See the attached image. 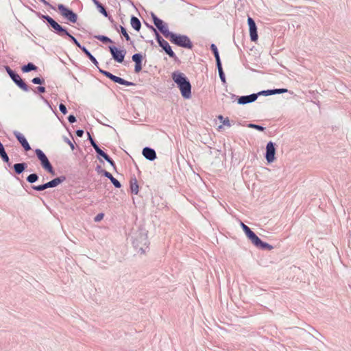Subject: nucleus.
I'll use <instances>...</instances> for the list:
<instances>
[{
	"label": "nucleus",
	"mask_w": 351,
	"mask_h": 351,
	"mask_svg": "<svg viewBox=\"0 0 351 351\" xmlns=\"http://www.w3.org/2000/svg\"><path fill=\"white\" fill-rule=\"evenodd\" d=\"M92 1L101 14H102L104 16H108V12H107L106 7L102 3H101L98 0Z\"/></svg>",
	"instance_id": "obj_23"
},
{
	"label": "nucleus",
	"mask_w": 351,
	"mask_h": 351,
	"mask_svg": "<svg viewBox=\"0 0 351 351\" xmlns=\"http://www.w3.org/2000/svg\"><path fill=\"white\" fill-rule=\"evenodd\" d=\"M143 156L149 161H154L156 158V151L149 147H145L142 151Z\"/></svg>",
	"instance_id": "obj_18"
},
{
	"label": "nucleus",
	"mask_w": 351,
	"mask_h": 351,
	"mask_svg": "<svg viewBox=\"0 0 351 351\" xmlns=\"http://www.w3.org/2000/svg\"><path fill=\"white\" fill-rule=\"evenodd\" d=\"M37 70H38V66H36L32 62H28L27 64L23 65L21 67V71L23 73H29L30 71H36Z\"/></svg>",
	"instance_id": "obj_24"
},
{
	"label": "nucleus",
	"mask_w": 351,
	"mask_h": 351,
	"mask_svg": "<svg viewBox=\"0 0 351 351\" xmlns=\"http://www.w3.org/2000/svg\"><path fill=\"white\" fill-rule=\"evenodd\" d=\"M238 96L235 95L234 94H231V99L234 100L237 99Z\"/></svg>",
	"instance_id": "obj_54"
},
{
	"label": "nucleus",
	"mask_w": 351,
	"mask_h": 351,
	"mask_svg": "<svg viewBox=\"0 0 351 351\" xmlns=\"http://www.w3.org/2000/svg\"><path fill=\"white\" fill-rule=\"evenodd\" d=\"M6 71L12 80L19 88L25 92H28L29 90V86L15 71L11 69L9 66H6Z\"/></svg>",
	"instance_id": "obj_10"
},
{
	"label": "nucleus",
	"mask_w": 351,
	"mask_h": 351,
	"mask_svg": "<svg viewBox=\"0 0 351 351\" xmlns=\"http://www.w3.org/2000/svg\"><path fill=\"white\" fill-rule=\"evenodd\" d=\"M255 95H257V98L258 96L263 95V96H269L274 95V89H268V90H261L257 93H255Z\"/></svg>",
	"instance_id": "obj_32"
},
{
	"label": "nucleus",
	"mask_w": 351,
	"mask_h": 351,
	"mask_svg": "<svg viewBox=\"0 0 351 351\" xmlns=\"http://www.w3.org/2000/svg\"><path fill=\"white\" fill-rule=\"evenodd\" d=\"M96 153L97 154V158L103 162V160L101 159V158H103L104 160H106L107 158H108L109 155L107 154L106 152H104L99 146L95 149Z\"/></svg>",
	"instance_id": "obj_28"
},
{
	"label": "nucleus",
	"mask_w": 351,
	"mask_h": 351,
	"mask_svg": "<svg viewBox=\"0 0 351 351\" xmlns=\"http://www.w3.org/2000/svg\"><path fill=\"white\" fill-rule=\"evenodd\" d=\"M112 25H113L114 28L119 32V26L118 27L116 23H113Z\"/></svg>",
	"instance_id": "obj_53"
},
{
	"label": "nucleus",
	"mask_w": 351,
	"mask_h": 351,
	"mask_svg": "<svg viewBox=\"0 0 351 351\" xmlns=\"http://www.w3.org/2000/svg\"><path fill=\"white\" fill-rule=\"evenodd\" d=\"M110 180L115 188L119 189L121 187V182L118 180H117L115 178L112 177V178H110Z\"/></svg>",
	"instance_id": "obj_40"
},
{
	"label": "nucleus",
	"mask_w": 351,
	"mask_h": 351,
	"mask_svg": "<svg viewBox=\"0 0 351 351\" xmlns=\"http://www.w3.org/2000/svg\"><path fill=\"white\" fill-rule=\"evenodd\" d=\"M105 160L106 162H108L112 167L114 170L117 171L116 164H115L114 161L110 156H108V158H107Z\"/></svg>",
	"instance_id": "obj_42"
},
{
	"label": "nucleus",
	"mask_w": 351,
	"mask_h": 351,
	"mask_svg": "<svg viewBox=\"0 0 351 351\" xmlns=\"http://www.w3.org/2000/svg\"><path fill=\"white\" fill-rule=\"evenodd\" d=\"M59 110L63 114H66L68 112L66 106L62 103L59 104Z\"/></svg>",
	"instance_id": "obj_41"
},
{
	"label": "nucleus",
	"mask_w": 351,
	"mask_h": 351,
	"mask_svg": "<svg viewBox=\"0 0 351 351\" xmlns=\"http://www.w3.org/2000/svg\"><path fill=\"white\" fill-rule=\"evenodd\" d=\"M67 119H68V121H69V122L70 123H75V122H76V121H77V119H76V117H75V115H73V114H70V115H69V117H68V118H67Z\"/></svg>",
	"instance_id": "obj_45"
},
{
	"label": "nucleus",
	"mask_w": 351,
	"mask_h": 351,
	"mask_svg": "<svg viewBox=\"0 0 351 351\" xmlns=\"http://www.w3.org/2000/svg\"><path fill=\"white\" fill-rule=\"evenodd\" d=\"M151 17L156 29L168 39L173 32L169 31L167 24L153 12L151 13Z\"/></svg>",
	"instance_id": "obj_8"
},
{
	"label": "nucleus",
	"mask_w": 351,
	"mask_h": 351,
	"mask_svg": "<svg viewBox=\"0 0 351 351\" xmlns=\"http://www.w3.org/2000/svg\"><path fill=\"white\" fill-rule=\"evenodd\" d=\"M241 227L245 232L247 238L251 241L252 244L257 248L262 250L270 251L274 249V247L269 243L263 241L247 225L242 221L240 222Z\"/></svg>",
	"instance_id": "obj_4"
},
{
	"label": "nucleus",
	"mask_w": 351,
	"mask_h": 351,
	"mask_svg": "<svg viewBox=\"0 0 351 351\" xmlns=\"http://www.w3.org/2000/svg\"><path fill=\"white\" fill-rule=\"evenodd\" d=\"M102 176L108 178L109 180H110V178H112L113 177V176L110 172L107 171L106 170L104 171Z\"/></svg>",
	"instance_id": "obj_48"
},
{
	"label": "nucleus",
	"mask_w": 351,
	"mask_h": 351,
	"mask_svg": "<svg viewBox=\"0 0 351 351\" xmlns=\"http://www.w3.org/2000/svg\"><path fill=\"white\" fill-rule=\"evenodd\" d=\"M87 135H88V140L89 141L91 146L94 148V149L95 148H97V147H99V145L97 143V142L95 141V140L91 136L90 134L88 132H87Z\"/></svg>",
	"instance_id": "obj_38"
},
{
	"label": "nucleus",
	"mask_w": 351,
	"mask_h": 351,
	"mask_svg": "<svg viewBox=\"0 0 351 351\" xmlns=\"http://www.w3.org/2000/svg\"><path fill=\"white\" fill-rule=\"evenodd\" d=\"M40 2H42L43 4L46 5H51L49 4V3L48 1H47L46 0H39Z\"/></svg>",
	"instance_id": "obj_52"
},
{
	"label": "nucleus",
	"mask_w": 351,
	"mask_h": 351,
	"mask_svg": "<svg viewBox=\"0 0 351 351\" xmlns=\"http://www.w3.org/2000/svg\"><path fill=\"white\" fill-rule=\"evenodd\" d=\"M67 38H69V39L71 40V42L74 44L76 47H77L79 49H82V47H84L83 45H82L79 42L78 40L73 36L71 35L69 32V34L66 35Z\"/></svg>",
	"instance_id": "obj_31"
},
{
	"label": "nucleus",
	"mask_w": 351,
	"mask_h": 351,
	"mask_svg": "<svg viewBox=\"0 0 351 351\" xmlns=\"http://www.w3.org/2000/svg\"><path fill=\"white\" fill-rule=\"evenodd\" d=\"M130 3H131L133 6H134V3H133L132 1H130Z\"/></svg>",
	"instance_id": "obj_57"
},
{
	"label": "nucleus",
	"mask_w": 351,
	"mask_h": 351,
	"mask_svg": "<svg viewBox=\"0 0 351 351\" xmlns=\"http://www.w3.org/2000/svg\"><path fill=\"white\" fill-rule=\"evenodd\" d=\"M276 145L272 141H269L266 145L265 158L268 164H271L276 160Z\"/></svg>",
	"instance_id": "obj_12"
},
{
	"label": "nucleus",
	"mask_w": 351,
	"mask_h": 351,
	"mask_svg": "<svg viewBox=\"0 0 351 351\" xmlns=\"http://www.w3.org/2000/svg\"><path fill=\"white\" fill-rule=\"evenodd\" d=\"M138 184L136 178H132L130 181V189L132 194H138Z\"/></svg>",
	"instance_id": "obj_22"
},
{
	"label": "nucleus",
	"mask_w": 351,
	"mask_h": 351,
	"mask_svg": "<svg viewBox=\"0 0 351 351\" xmlns=\"http://www.w3.org/2000/svg\"><path fill=\"white\" fill-rule=\"evenodd\" d=\"M134 247L142 254L149 247V242L147 239V232L144 228H139L131 237Z\"/></svg>",
	"instance_id": "obj_3"
},
{
	"label": "nucleus",
	"mask_w": 351,
	"mask_h": 351,
	"mask_svg": "<svg viewBox=\"0 0 351 351\" xmlns=\"http://www.w3.org/2000/svg\"><path fill=\"white\" fill-rule=\"evenodd\" d=\"M106 17L109 19V21L111 22L112 24L115 23L113 18L112 17V16L110 15L109 14H108V16H106Z\"/></svg>",
	"instance_id": "obj_51"
},
{
	"label": "nucleus",
	"mask_w": 351,
	"mask_h": 351,
	"mask_svg": "<svg viewBox=\"0 0 351 351\" xmlns=\"http://www.w3.org/2000/svg\"><path fill=\"white\" fill-rule=\"evenodd\" d=\"M247 25L249 27L250 37L251 41H252V42L257 41V40L258 38L257 26L255 23V21L250 16H248V17H247Z\"/></svg>",
	"instance_id": "obj_13"
},
{
	"label": "nucleus",
	"mask_w": 351,
	"mask_h": 351,
	"mask_svg": "<svg viewBox=\"0 0 351 351\" xmlns=\"http://www.w3.org/2000/svg\"><path fill=\"white\" fill-rule=\"evenodd\" d=\"M130 24L132 28L139 32L141 28V21L135 16L132 15L130 19Z\"/></svg>",
	"instance_id": "obj_21"
},
{
	"label": "nucleus",
	"mask_w": 351,
	"mask_h": 351,
	"mask_svg": "<svg viewBox=\"0 0 351 351\" xmlns=\"http://www.w3.org/2000/svg\"><path fill=\"white\" fill-rule=\"evenodd\" d=\"M108 49L112 59L115 62L122 63L124 61V58L127 53L125 49H121L114 45L108 46Z\"/></svg>",
	"instance_id": "obj_11"
},
{
	"label": "nucleus",
	"mask_w": 351,
	"mask_h": 351,
	"mask_svg": "<svg viewBox=\"0 0 351 351\" xmlns=\"http://www.w3.org/2000/svg\"><path fill=\"white\" fill-rule=\"evenodd\" d=\"M84 130H82V129H78V130H77L75 131V134H76V135H77V136H79V137H82V136H83V135H84Z\"/></svg>",
	"instance_id": "obj_49"
},
{
	"label": "nucleus",
	"mask_w": 351,
	"mask_h": 351,
	"mask_svg": "<svg viewBox=\"0 0 351 351\" xmlns=\"http://www.w3.org/2000/svg\"><path fill=\"white\" fill-rule=\"evenodd\" d=\"M39 97L46 105H47L51 109H52V107L49 101L46 98H45V97H43V95H40Z\"/></svg>",
	"instance_id": "obj_46"
},
{
	"label": "nucleus",
	"mask_w": 351,
	"mask_h": 351,
	"mask_svg": "<svg viewBox=\"0 0 351 351\" xmlns=\"http://www.w3.org/2000/svg\"><path fill=\"white\" fill-rule=\"evenodd\" d=\"M66 180V176H60L59 177H56L53 178V180L45 183V186L47 189L49 188H54L62 183L64 181Z\"/></svg>",
	"instance_id": "obj_19"
},
{
	"label": "nucleus",
	"mask_w": 351,
	"mask_h": 351,
	"mask_svg": "<svg viewBox=\"0 0 351 351\" xmlns=\"http://www.w3.org/2000/svg\"><path fill=\"white\" fill-rule=\"evenodd\" d=\"M150 43H151V44H152V45H153V44H154L153 40H151V41H150Z\"/></svg>",
	"instance_id": "obj_58"
},
{
	"label": "nucleus",
	"mask_w": 351,
	"mask_h": 351,
	"mask_svg": "<svg viewBox=\"0 0 351 351\" xmlns=\"http://www.w3.org/2000/svg\"><path fill=\"white\" fill-rule=\"evenodd\" d=\"M32 189L36 191H42L47 189L45 183L43 184L37 185V186L33 185V186H32Z\"/></svg>",
	"instance_id": "obj_39"
},
{
	"label": "nucleus",
	"mask_w": 351,
	"mask_h": 351,
	"mask_svg": "<svg viewBox=\"0 0 351 351\" xmlns=\"http://www.w3.org/2000/svg\"><path fill=\"white\" fill-rule=\"evenodd\" d=\"M94 38L97 39L98 40L101 41V43H104V44H107V43H113V40L108 38V36H104V35H95L94 36Z\"/></svg>",
	"instance_id": "obj_29"
},
{
	"label": "nucleus",
	"mask_w": 351,
	"mask_h": 351,
	"mask_svg": "<svg viewBox=\"0 0 351 351\" xmlns=\"http://www.w3.org/2000/svg\"><path fill=\"white\" fill-rule=\"evenodd\" d=\"M64 141L70 146L72 150L75 149L74 144L68 138L65 137Z\"/></svg>",
	"instance_id": "obj_47"
},
{
	"label": "nucleus",
	"mask_w": 351,
	"mask_h": 351,
	"mask_svg": "<svg viewBox=\"0 0 351 351\" xmlns=\"http://www.w3.org/2000/svg\"><path fill=\"white\" fill-rule=\"evenodd\" d=\"M38 179H39V176L36 173H31L26 178L27 182L30 184H33V183L37 182L38 180Z\"/></svg>",
	"instance_id": "obj_30"
},
{
	"label": "nucleus",
	"mask_w": 351,
	"mask_h": 351,
	"mask_svg": "<svg viewBox=\"0 0 351 351\" xmlns=\"http://www.w3.org/2000/svg\"><path fill=\"white\" fill-rule=\"evenodd\" d=\"M32 90L34 94H39L40 95H42L43 93H45L46 92V88L40 85L33 88Z\"/></svg>",
	"instance_id": "obj_35"
},
{
	"label": "nucleus",
	"mask_w": 351,
	"mask_h": 351,
	"mask_svg": "<svg viewBox=\"0 0 351 351\" xmlns=\"http://www.w3.org/2000/svg\"><path fill=\"white\" fill-rule=\"evenodd\" d=\"M132 60L134 62V72L138 73L141 71L143 68V57L141 53H136L132 55Z\"/></svg>",
	"instance_id": "obj_15"
},
{
	"label": "nucleus",
	"mask_w": 351,
	"mask_h": 351,
	"mask_svg": "<svg viewBox=\"0 0 351 351\" xmlns=\"http://www.w3.org/2000/svg\"><path fill=\"white\" fill-rule=\"evenodd\" d=\"M13 134L17 141L20 143L21 145L23 147L25 151L27 152L31 149L30 145L23 134L19 131L15 130L13 132Z\"/></svg>",
	"instance_id": "obj_14"
},
{
	"label": "nucleus",
	"mask_w": 351,
	"mask_h": 351,
	"mask_svg": "<svg viewBox=\"0 0 351 351\" xmlns=\"http://www.w3.org/2000/svg\"><path fill=\"white\" fill-rule=\"evenodd\" d=\"M32 82L34 84L43 85L45 84V79L41 77H36L32 80Z\"/></svg>",
	"instance_id": "obj_37"
},
{
	"label": "nucleus",
	"mask_w": 351,
	"mask_h": 351,
	"mask_svg": "<svg viewBox=\"0 0 351 351\" xmlns=\"http://www.w3.org/2000/svg\"><path fill=\"white\" fill-rule=\"evenodd\" d=\"M274 95L275 94H281L288 92L287 88H274Z\"/></svg>",
	"instance_id": "obj_44"
},
{
	"label": "nucleus",
	"mask_w": 351,
	"mask_h": 351,
	"mask_svg": "<svg viewBox=\"0 0 351 351\" xmlns=\"http://www.w3.org/2000/svg\"><path fill=\"white\" fill-rule=\"evenodd\" d=\"M36 14L40 19L46 21L48 27L58 36L64 38L69 34L68 29L62 26L50 16L42 14L40 12H36Z\"/></svg>",
	"instance_id": "obj_5"
},
{
	"label": "nucleus",
	"mask_w": 351,
	"mask_h": 351,
	"mask_svg": "<svg viewBox=\"0 0 351 351\" xmlns=\"http://www.w3.org/2000/svg\"><path fill=\"white\" fill-rule=\"evenodd\" d=\"M247 127L249 128L255 129L260 132H263L265 130V127H263L261 125L255 124V123H249V124H247Z\"/></svg>",
	"instance_id": "obj_36"
},
{
	"label": "nucleus",
	"mask_w": 351,
	"mask_h": 351,
	"mask_svg": "<svg viewBox=\"0 0 351 351\" xmlns=\"http://www.w3.org/2000/svg\"><path fill=\"white\" fill-rule=\"evenodd\" d=\"M210 49L215 56L216 64L221 63L220 56H219V51H218V49H217V47L216 46V45L213 44V43L211 44Z\"/></svg>",
	"instance_id": "obj_26"
},
{
	"label": "nucleus",
	"mask_w": 351,
	"mask_h": 351,
	"mask_svg": "<svg viewBox=\"0 0 351 351\" xmlns=\"http://www.w3.org/2000/svg\"><path fill=\"white\" fill-rule=\"evenodd\" d=\"M168 39L172 44L182 48L192 49L193 47V44L190 38L184 34L172 32Z\"/></svg>",
	"instance_id": "obj_6"
},
{
	"label": "nucleus",
	"mask_w": 351,
	"mask_h": 351,
	"mask_svg": "<svg viewBox=\"0 0 351 351\" xmlns=\"http://www.w3.org/2000/svg\"><path fill=\"white\" fill-rule=\"evenodd\" d=\"M216 66L218 69L219 75L221 82L223 84H226V75H225V73L223 70L222 64L221 63L216 64Z\"/></svg>",
	"instance_id": "obj_27"
},
{
	"label": "nucleus",
	"mask_w": 351,
	"mask_h": 351,
	"mask_svg": "<svg viewBox=\"0 0 351 351\" xmlns=\"http://www.w3.org/2000/svg\"><path fill=\"white\" fill-rule=\"evenodd\" d=\"M35 154L37 157V158L39 160L40 162L41 167L48 173L51 174L52 176H54L56 174L55 170L50 162L49 158L46 156V154L43 152V150L40 149H35Z\"/></svg>",
	"instance_id": "obj_7"
},
{
	"label": "nucleus",
	"mask_w": 351,
	"mask_h": 351,
	"mask_svg": "<svg viewBox=\"0 0 351 351\" xmlns=\"http://www.w3.org/2000/svg\"><path fill=\"white\" fill-rule=\"evenodd\" d=\"M217 119L223 123V125H226L228 127H230L232 125L228 117L224 118L223 115L219 114L217 117Z\"/></svg>",
	"instance_id": "obj_33"
},
{
	"label": "nucleus",
	"mask_w": 351,
	"mask_h": 351,
	"mask_svg": "<svg viewBox=\"0 0 351 351\" xmlns=\"http://www.w3.org/2000/svg\"><path fill=\"white\" fill-rule=\"evenodd\" d=\"M27 164L25 162L15 163L12 166L11 165L10 167H12L16 175H20L23 173L27 168Z\"/></svg>",
	"instance_id": "obj_20"
},
{
	"label": "nucleus",
	"mask_w": 351,
	"mask_h": 351,
	"mask_svg": "<svg viewBox=\"0 0 351 351\" xmlns=\"http://www.w3.org/2000/svg\"><path fill=\"white\" fill-rule=\"evenodd\" d=\"M171 78L179 88L182 97L185 99H190L192 86L186 75L180 71H175L171 73Z\"/></svg>",
	"instance_id": "obj_1"
},
{
	"label": "nucleus",
	"mask_w": 351,
	"mask_h": 351,
	"mask_svg": "<svg viewBox=\"0 0 351 351\" xmlns=\"http://www.w3.org/2000/svg\"><path fill=\"white\" fill-rule=\"evenodd\" d=\"M222 128H223V125H219V126L218 127V130H221V129H222Z\"/></svg>",
	"instance_id": "obj_55"
},
{
	"label": "nucleus",
	"mask_w": 351,
	"mask_h": 351,
	"mask_svg": "<svg viewBox=\"0 0 351 351\" xmlns=\"http://www.w3.org/2000/svg\"><path fill=\"white\" fill-rule=\"evenodd\" d=\"M147 26L150 29V26H152L151 25H149L147 23H146Z\"/></svg>",
	"instance_id": "obj_56"
},
{
	"label": "nucleus",
	"mask_w": 351,
	"mask_h": 351,
	"mask_svg": "<svg viewBox=\"0 0 351 351\" xmlns=\"http://www.w3.org/2000/svg\"><path fill=\"white\" fill-rule=\"evenodd\" d=\"M104 217V213H98L94 218V221L95 222H99L100 221H101Z\"/></svg>",
	"instance_id": "obj_43"
},
{
	"label": "nucleus",
	"mask_w": 351,
	"mask_h": 351,
	"mask_svg": "<svg viewBox=\"0 0 351 351\" xmlns=\"http://www.w3.org/2000/svg\"><path fill=\"white\" fill-rule=\"evenodd\" d=\"M82 51L86 56V57L91 61V62L97 67L99 72L101 73L103 75L110 79L114 83H117L121 85H124L127 86H133L136 84L134 82L127 81L120 77L116 76L111 73L110 72L101 69L99 67V62L97 59L92 55V53L87 49L86 47H82L81 49Z\"/></svg>",
	"instance_id": "obj_2"
},
{
	"label": "nucleus",
	"mask_w": 351,
	"mask_h": 351,
	"mask_svg": "<svg viewBox=\"0 0 351 351\" xmlns=\"http://www.w3.org/2000/svg\"><path fill=\"white\" fill-rule=\"evenodd\" d=\"M150 29H152L154 34H155V38H156V40L157 41L158 44L159 46H162V44H164L165 43H166L167 40H165L161 36L160 34L158 33V32L157 31V29L156 28L154 27V26H150Z\"/></svg>",
	"instance_id": "obj_25"
},
{
	"label": "nucleus",
	"mask_w": 351,
	"mask_h": 351,
	"mask_svg": "<svg viewBox=\"0 0 351 351\" xmlns=\"http://www.w3.org/2000/svg\"><path fill=\"white\" fill-rule=\"evenodd\" d=\"M95 171L99 173V174H101L103 173L104 169H103L101 168V167L100 165H97L96 168H95Z\"/></svg>",
	"instance_id": "obj_50"
},
{
	"label": "nucleus",
	"mask_w": 351,
	"mask_h": 351,
	"mask_svg": "<svg viewBox=\"0 0 351 351\" xmlns=\"http://www.w3.org/2000/svg\"><path fill=\"white\" fill-rule=\"evenodd\" d=\"M160 47L162 48V51H164L165 54L169 56V58L173 59L175 62H180L179 58L175 53V52L173 51L171 45L167 41H166V43H165L162 45V46Z\"/></svg>",
	"instance_id": "obj_17"
},
{
	"label": "nucleus",
	"mask_w": 351,
	"mask_h": 351,
	"mask_svg": "<svg viewBox=\"0 0 351 351\" xmlns=\"http://www.w3.org/2000/svg\"><path fill=\"white\" fill-rule=\"evenodd\" d=\"M58 10L61 16L71 23H75L77 21V14L71 9L64 4H58Z\"/></svg>",
	"instance_id": "obj_9"
},
{
	"label": "nucleus",
	"mask_w": 351,
	"mask_h": 351,
	"mask_svg": "<svg viewBox=\"0 0 351 351\" xmlns=\"http://www.w3.org/2000/svg\"><path fill=\"white\" fill-rule=\"evenodd\" d=\"M257 99V95L252 93L248 95L238 96L237 98V104L239 105H245L252 103Z\"/></svg>",
	"instance_id": "obj_16"
},
{
	"label": "nucleus",
	"mask_w": 351,
	"mask_h": 351,
	"mask_svg": "<svg viewBox=\"0 0 351 351\" xmlns=\"http://www.w3.org/2000/svg\"><path fill=\"white\" fill-rule=\"evenodd\" d=\"M119 32L124 36L127 41H130L131 40L130 36L128 34L126 29L123 26L119 25Z\"/></svg>",
	"instance_id": "obj_34"
}]
</instances>
